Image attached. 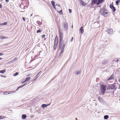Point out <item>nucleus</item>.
Returning a JSON list of instances; mask_svg holds the SVG:
<instances>
[{
    "label": "nucleus",
    "instance_id": "a878e982",
    "mask_svg": "<svg viewBox=\"0 0 120 120\" xmlns=\"http://www.w3.org/2000/svg\"><path fill=\"white\" fill-rule=\"evenodd\" d=\"M51 3L53 6H54L55 5V2L54 1H51Z\"/></svg>",
    "mask_w": 120,
    "mask_h": 120
},
{
    "label": "nucleus",
    "instance_id": "9b49d317",
    "mask_svg": "<svg viewBox=\"0 0 120 120\" xmlns=\"http://www.w3.org/2000/svg\"><path fill=\"white\" fill-rule=\"evenodd\" d=\"M58 43V39L56 38L55 40L54 45H57Z\"/></svg>",
    "mask_w": 120,
    "mask_h": 120
},
{
    "label": "nucleus",
    "instance_id": "de8ad7c7",
    "mask_svg": "<svg viewBox=\"0 0 120 120\" xmlns=\"http://www.w3.org/2000/svg\"><path fill=\"white\" fill-rule=\"evenodd\" d=\"M26 84H23V85H22V86H23V87L24 86H25L26 85Z\"/></svg>",
    "mask_w": 120,
    "mask_h": 120
},
{
    "label": "nucleus",
    "instance_id": "4d7b16f0",
    "mask_svg": "<svg viewBox=\"0 0 120 120\" xmlns=\"http://www.w3.org/2000/svg\"><path fill=\"white\" fill-rule=\"evenodd\" d=\"M32 15V14H31V15H30V16H31Z\"/></svg>",
    "mask_w": 120,
    "mask_h": 120
},
{
    "label": "nucleus",
    "instance_id": "49530a36",
    "mask_svg": "<svg viewBox=\"0 0 120 120\" xmlns=\"http://www.w3.org/2000/svg\"><path fill=\"white\" fill-rule=\"evenodd\" d=\"M5 0L6 1V2H7L9 1V0Z\"/></svg>",
    "mask_w": 120,
    "mask_h": 120
},
{
    "label": "nucleus",
    "instance_id": "c03bdc74",
    "mask_svg": "<svg viewBox=\"0 0 120 120\" xmlns=\"http://www.w3.org/2000/svg\"><path fill=\"white\" fill-rule=\"evenodd\" d=\"M3 55V54L2 53H0V56H2Z\"/></svg>",
    "mask_w": 120,
    "mask_h": 120
},
{
    "label": "nucleus",
    "instance_id": "c756f323",
    "mask_svg": "<svg viewBox=\"0 0 120 120\" xmlns=\"http://www.w3.org/2000/svg\"><path fill=\"white\" fill-rule=\"evenodd\" d=\"M17 58H15L12 61H15L17 59Z\"/></svg>",
    "mask_w": 120,
    "mask_h": 120
},
{
    "label": "nucleus",
    "instance_id": "37998d69",
    "mask_svg": "<svg viewBox=\"0 0 120 120\" xmlns=\"http://www.w3.org/2000/svg\"><path fill=\"white\" fill-rule=\"evenodd\" d=\"M50 104H51V103H50L49 104H46L47 107V106L49 105H50Z\"/></svg>",
    "mask_w": 120,
    "mask_h": 120
},
{
    "label": "nucleus",
    "instance_id": "c9c22d12",
    "mask_svg": "<svg viewBox=\"0 0 120 120\" xmlns=\"http://www.w3.org/2000/svg\"><path fill=\"white\" fill-rule=\"evenodd\" d=\"M41 72V71H40V72H39L38 73L37 75L36 76H38L39 75V74L40 73V72Z\"/></svg>",
    "mask_w": 120,
    "mask_h": 120
},
{
    "label": "nucleus",
    "instance_id": "13d9d810",
    "mask_svg": "<svg viewBox=\"0 0 120 120\" xmlns=\"http://www.w3.org/2000/svg\"><path fill=\"white\" fill-rule=\"evenodd\" d=\"M107 41H105V42H106Z\"/></svg>",
    "mask_w": 120,
    "mask_h": 120
},
{
    "label": "nucleus",
    "instance_id": "20e7f679",
    "mask_svg": "<svg viewBox=\"0 0 120 120\" xmlns=\"http://www.w3.org/2000/svg\"><path fill=\"white\" fill-rule=\"evenodd\" d=\"M62 26L64 28V30L66 31L68 30V23L67 22H64L62 25Z\"/></svg>",
    "mask_w": 120,
    "mask_h": 120
},
{
    "label": "nucleus",
    "instance_id": "09e8293b",
    "mask_svg": "<svg viewBox=\"0 0 120 120\" xmlns=\"http://www.w3.org/2000/svg\"><path fill=\"white\" fill-rule=\"evenodd\" d=\"M53 6V7H54V8H55V5H54V6Z\"/></svg>",
    "mask_w": 120,
    "mask_h": 120
},
{
    "label": "nucleus",
    "instance_id": "bf43d9fd",
    "mask_svg": "<svg viewBox=\"0 0 120 120\" xmlns=\"http://www.w3.org/2000/svg\"><path fill=\"white\" fill-rule=\"evenodd\" d=\"M108 44V43H107V44H106V45H107Z\"/></svg>",
    "mask_w": 120,
    "mask_h": 120
},
{
    "label": "nucleus",
    "instance_id": "2eb2a0df",
    "mask_svg": "<svg viewBox=\"0 0 120 120\" xmlns=\"http://www.w3.org/2000/svg\"><path fill=\"white\" fill-rule=\"evenodd\" d=\"M81 4L83 6H85L86 5V4L84 2L82 1H81Z\"/></svg>",
    "mask_w": 120,
    "mask_h": 120
},
{
    "label": "nucleus",
    "instance_id": "c85d7f7f",
    "mask_svg": "<svg viewBox=\"0 0 120 120\" xmlns=\"http://www.w3.org/2000/svg\"><path fill=\"white\" fill-rule=\"evenodd\" d=\"M18 74V72H16L15 74H14V76H15L17 75Z\"/></svg>",
    "mask_w": 120,
    "mask_h": 120
},
{
    "label": "nucleus",
    "instance_id": "4468645a",
    "mask_svg": "<svg viewBox=\"0 0 120 120\" xmlns=\"http://www.w3.org/2000/svg\"><path fill=\"white\" fill-rule=\"evenodd\" d=\"M81 70H80L79 71H76L75 74L77 75H78L80 74H81Z\"/></svg>",
    "mask_w": 120,
    "mask_h": 120
},
{
    "label": "nucleus",
    "instance_id": "a19ab883",
    "mask_svg": "<svg viewBox=\"0 0 120 120\" xmlns=\"http://www.w3.org/2000/svg\"><path fill=\"white\" fill-rule=\"evenodd\" d=\"M3 116H0V119H2V118H3Z\"/></svg>",
    "mask_w": 120,
    "mask_h": 120
},
{
    "label": "nucleus",
    "instance_id": "412c9836",
    "mask_svg": "<svg viewBox=\"0 0 120 120\" xmlns=\"http://www.w3.org/2000/svg\"><path fill=\"white\" fill-rule=\"evenodd\" d=\"M6 71V70H0V73H4Z\"/></svg>",
    "mask_w": 120,
    "mask_h": 120
},
{
    "label": "nucleus",
    "instance_id": "39448f33",
    "mask_svg": "<svg viewBox=\"0 0 120 120\" xmlns=\"http://www.w3.org/2000/svg\"><path fill=\"white\" fill-rule=\"evenodd\" d=\"M60 47H62L63 48H64L65 44H64V41L63 39H60Z\"/></svg>",
    "mask_w": 120,
    "mask_h": 120
},
{
    "label": "nucleus",
    "instance_id": "f03ea898",
    "mask_svg": "<svg viewBox=\"0 0 120 120\" xmlns=\"http://www.w3.org/2000/svg\"><path fill=\"white\" fill-rule=\"evenodd\" d=\"M103 0H92L91 4H96L98 5L103 2Z\"/></svg>",
    "mask_w": 120,
    "mask_h": 120
},
{
    "label": "nucleus",
    "instance_id": "6ab92c4d",
    "mask_svg": "<svg viewBox=\"0 0 120 120\" xmlns=\"http://www.w3.org/2000/svg\"><path fill=\"white\" fill-rule=\"evenodd\" d=\"M120 2V0H117L116 1V5L118 4Z\"/></svg>",
    "mask_w": 120,
    "mask_h": 120
},
{
    "label": "nucleus",
    "instance_id": "e433bc0d",
    "mask_svg": "<svg viewBox=\"0 0 120 120\" xmlns=\"http://www.w3.org/2000/svg\"><path fill=\"white\" fill-rule=\"evenodd\" d=\"M59 13H61V14H62V10H61L59 12Z\"/></svg>",
    "mask_w": 120,
    "mask_h": 120
},
{
    "label": "nucleus",
    "instance_id": "79ce46f5",
    "mask_svg": "<svg viewBox=\"0 0 120 120\" xmlns=\"http://www.w3.org/2000/svg\"><path fill=\"white\" fill-rule=\"evenodd\" d=\"M15 91H12V92H10V93H15Z\"/></svg>",
    "mask_w": 120,
    "mask_h": 120
},
{
    "label": "nucleus",
    "instance_id": "58836bf2",
    "mask_svg": "<svg viewBox=\"0 0 120 120\" xmlns=\"http://www.w3.org/2000/svg\"><path fill=\"white\" fill-rule=\"evenodd\" d=\"M1 77H6V76H4V75H1Z\"/></svg>",
    "mask_w": 120,
    "mask_h": 120
},
{
    "label": "nucleus",
    "instance_id": "72a5a7b5",
    "mask_svg": "<svg viewBox=\"0 0 120 120\" xmlns=\"http://www.w3.org/2000/svg\"><path fill=\"white\" fill-rule=\"evenodd\" d=\"M22 19L24 21H25V18L24 17H23L22 18Z\"/></svg>",
    "mask_w": 120,
    "mask_h": 120
},
{
    "label": "nucleus",
    "instance_id": "0eeeda50",
    "mask_svg": "<svg viewBox=\"0 0 120 120\" xmlns=\"http://www.w3.org/2000/svg\"><path fill=\"white\" fill-rule=\"evenodd\" d=\"M98 100L101 103H104L105 102V101L101 97H99Z\"/></svg>",
    "mask_w": 120,
    "mask_h": 120
},
{
    "label": "nucleus",
    "instance_id": "a211bd4d",
    "mask_svg": "<svg viewBox=\"0 0 120 120\" xmlns=\"http://www.w3.org/2000/svg\"><path fill=\"white\" fill-rule=\"evenodd\" d=\"M7 24V22H5L4 23H0V26H3L6 25Z\"/></svg>",
    "mask_w": 120,
    "mask_h": 120
},
{
    "label": "nucleus",
    "instance_id": "423d86ee",
    "mask_svg": "<svg viewBox=\"0 0 120 120\" xmlns=\"http://www.w3.org/2000/svg\"><path fill=\"white\" fill-rule=\"evenodd\" d=\"M106 31L109 34H111L113 33V30L112 29L108 28Z\"/></svg>",
    "mask_w": 120,
    "mask_h": 120
},
{
    "label": "nucleus",
    "instance_id": "052dcab7",
    "mask_svg": "<svg viewBox=\"0 0 120 120\" xmlns=\"http://www.w3.org/2000/svg\"><path fill=\"white\" fill-rule=\"evenodd\" d=\"M1 1H2V0H1Z\"/></svg>",
    "mask_w": 120,
    "mask_h": 120
},
{
    "label": "nucleus",
    "instance_id": "6e6552de",
    "mask_svg": "<svg viewBox=\"0 0 120 120\" xmlns=\"http://www.w3.org/2000/svg\"><path fill=\"white\" fill-rule=\"evenodd\" d=\"M109 7L113 12H114L116 11V9L115 8L112 4H110L109 5Z\"/></svg>",
    "mask_w": 120,
    "mask_h": 120
},
{
    "label": "nucleus",
    "instance_id": "3c124183",
    "mask_svg": "<svg viewBox=\"0 0 120 120\" xmlns=\"http://www.w3.org/2000/svg\"><path fill=\"white\" fill-rule=\"evenodd\" d=\"M118 60H116V61L117 62H118Z\"/></svg>",
    "mask_w": 120,
    "mask_h": 120
},
{
    "label": "nucleus",
    "instance_id": "473e14b6",
    "mask_svg": "<svg viewBox=\"0 0 120 120\" xmlns=\"http://www.w3.org/2000/svg\"><path fill=\"white\" fill-rule=\"evenodd\" d=\"M45 35H43L42 36V38H45Z\"/></svg>",
    "mask_w": 120,
    "mask_h": 120
},
{
    "label": "nucleus",
    "instance_id": "6e6d98bb",
    "mask_svg": "<svg viewBox=\"0 0 120 120\" xmlns=\"http://www.w3.org/2000/svg\"><path fill=\"white\" fill-rule=\"evenodd\" d=\"M73 27V26H72H72H71V27H72H72Z\"/></svg>",
    "mask_w": 120,
    "mask_h": 120
},
{
    "label": "nucleus",
    "instance_id": "9d476101",
    "mask_svg": "<svg viewBox=\"0 0 120 120\" xmlns=\"http://www.w3.org/2000/svg\"><path fill=\"white\" fill-rule=\"evenodd\" d=\"M82 26L79 29V31L81 34L83 33L84 32V30L82 29Z\"/></svg>",
    "mask_w": 120,
    "mask_h": 120
},
{
    "label": "nucleus",
    "instance_id": "393cba45",
    "mask_svg": "<svg viewBox=\"0 0 120 120\" xmlns=\"http://www.w3.org/2000/svg\"><path fill=\"white\" fill-rule=\"evenodd\" d=\"M23 87V86H22H22H19L17 88V89L16 90H18L19 88H22V87Z\"/></svg>",
    "mask_w": 120,
    "mask_h": 120
},
{
    "label": "nucleus",
    "instance_id": "b1692460",
    "mask_svg": "<svg viewBox=\"0 0 120 120\" xmlns=\"http://www.w3.org/2000/svg\"><path fill=\"white\" fill-rule=\"evenodd\" d=\"M42 107L43 108L47 107L46 104H43L42 105Z\"/></svg>",
    "mask_w": 120,
    "mask_h": 120
},
{
    "label": "nucleus",
    "instance_id": "ea45409f",
    "mask_svg": "<svg viewBox=\"0 0 120 120\" xmlns=\"http://www.w3.org/2000/svg\"><path fill=\"white\" fill-rule=\"evenodd\" d=\"M26 81H25V80L24 81H23L22 82V83H24Z\"/></svg>",
    "mask_w": 120,
    "mask_h": 120
},
{
    "label": "nucleus",
    "instance_id": "cd10ccee",
    "mask_svg": "<svg viewBox=\"0 0 120 120\" xmlns=\"http://www.w3.org/2000/svg\"><path fill=\"white\" fill-rule=\"evenodd\" d=\"M57 45H54V49H55L56 48Z\"/></svg>",
    "mask_w": 120,
    "mask_h": 120
},
{
    "label": "nucleus",
    "instance_id": "7ed1b4c3",
    "mask_svg": "<svg viewBox=\"0 0 120 120\" xmlns=\"http://www.w3.org/2000/svg\"><path fill=\"white\" fill-rule=\"evenodd\" d=\"M100 88L101 92L103 94H104L105 92L106 89V86L102 84H101Z\"/></svg>",
    "mask_w": 120,
    "mask_h": 120
},
{
    "label": "nucleus",
    "instance_id": "2f4dec72",
    "mask_svg": "<svg viewBox=\"0 0 120 120\" xmlns=\"http://www.w3.org/2000/svg\"><path fill=\"white\" fill-rule=\"evenodd\" d=\"M69 12L70 13H71V10L70 9H69Z\"/></svg>",
    "mask_w": 120,
    "mask_h": 120
},
{
    "label": "nucleus",
    "instance_id": "7c9ffc66",
    "mask_svg": "<svg viewBox=\"0 0 120 120\" xmlns=\"http://www.w3.org/2000/svg\"><path fill=\"white\" fill-rule=\"evenodd\" d=\"M73 37H72L71 39L70 40V41L71 42H72V41H73Z\"/></svg>",
    "mask_w": 120,
    "mask_h": 120
},
{
    "label": "nucleus",
    "instance_id": "4c0bfd02",
    "mask_svg": "<svg viewBox=\"0 0 120 120\" xmlns=\"http://www.w3.org/2000/svg\"><path fill=\"white\" fill-rule=\"evenodd\" d=\"M8 38L7 37H3V38L4 39V38Z\"/></svg>",
    "mask_w": 120,
    "mask_h": 120
},
{
    "label": "nucleus",
    "instance_id": "f704fd0d",
    "mask_svg": "<svg viewBox=\"0 0 120 120\" xmlns=\"http://www.w3.org/2000/svg\"><path fill=\"white\" fill-rule=\"evenodd\" d=\"M61 53H60L58 56V57L59 58V57H60V56H61Z\"/></svg>",
    "mask_w": 120,
    "mask_h": 120
},
{
    "label": "nucleus",
    "instance_id": "f257e3e1",
    "mask_svg": "<svg viewBox=\"0 0 120 120\" xmlns=\"http://www.w3.org/2000/svg\"><path fill=\"white\" fill-rule=\"evenodd\" d=\"M100 12L102 15L105 16V15L107 14L108 11L106 9L102 8L100 9Z\"/></svg>",
    "mask_w": 120,
    "mask_h": 120
},
{
    "label": "nucleus",
    "instance_id": "bb28decb",
    "mask_svg": "<svg viewBox=\"0 0 120 120\" xmlns=\"http://www.w3.org/2000/svg\"><path fill=\"white\" fill-rule=\"evenodd\" d=\"M41 30L40 29H39L37 30V33H38L39 32H41Z\"/></svg>",
    "mask_w": 120,
    "mask_h": 120
},
{
    "label": "nucleus",
    "instance_id": "ddd939ff",
    "mask_svg": "<svg viewBox=\"0 0 120 120\" xmlns=\"http://www.w3.org/2000/svg\"><path fill=\"white\" fill-rule=\"evenodd\" d=\"M110 89L114 90L115 89V86L114 85H111L109 87Z\"/></svg>",
    "mask_w": 120,
    "mask_h": 120
},
{
    "label": "nucleus",
    "instance_id": "f3484780",
    "mask_svg": "<svg viewBox=\"0 0 120 120\" xmlns=\"http://www.w3.org/2000/svg\"><path fill=\"white\" fill-rule=\"evenodd\" d=\"M22 118L23 119H26V116L25 114H23L22 116Z\"/></svg>",
    "mask_w": 120,
    "mask_h": 120
},
{
    "label": "nucleus",
    "instance_id": "a18cd8bd",
    "mask_svg": "<svg viewBox=\"0 0 120 120\" xmlns=\"http://www.w3.org/2000/svg\"><path fill=\"white\" fill-rule=\"evenodd\" d=\"M2 7V6L1 4H0V8H1Z\"/></svg>",
    "mask_w": 120,
    "mask_h": 120
},
{
    "label": "nucleus",
    "instance_id": "4be33fe9",
    "mask_svg": "<svg viewBox=\"0 0 120 120\" xmlns=\"http://www.w3.org/2000/svg\"><path fill=\"white\" fill-rule=\"evenodd\" d=\"M8 92L7 91H6L3 94L4 95H7L8 94H10V93H8Z\"/></svg>",
    "mask_w": 120,
    "mask_h": 120
},
{
    "label": "nucleus",
    "instance_id": "dca6fc26",
    "mask_svg": "<svg viewBox=\"0 0 120 120\" xmlns=\"http://www.w3.org/2000/svg\"><path fill=\"white\" fill-rule=\"evenodd\" d=\"M60 48L59 49V50H60L61 49V51L60 52H64V48L62 47H60Z\"/></svg>",
    "mask_w": 120,
    "mask_h": 120
},
{
    "label": "nucleus",
    "instance_id": "864d4df0",
    "mask_svg": "<svg viewBox=\"0 0 120 120\" xmlns=\"http://www.w3.org/2000/svg\"><path fill=\"white\" fill-rule=\"evenodd\" d=\"M85 105H83V106L84 107H85Z\"/></svg>",
    "mask_w": 120,
    "mask_h": 120
},
{
    "label": "nucleus",
    "instance_id": "5fc2aeb1",
    "mask_svg": "<svg viewBox=\"0 0 120 120\" xmlns=\"http://www.w3.org/2000/svg\"><path fill=\"white\" fill-rule=\"evenodd\" d=\"M75 119L76 120H77V118H75Z\"/></svg>",
    "mask_w": 120,
    "mask_h": 120
},
{
    "label": "nucleus",
    "instance_id": "f8f14e48",
    "mask_svg": "<svg viewBox=\"0 0 120 120\" xmlns=\"http://www.w3.org/2000/svg\"><path fill=\"white\" fill-rule=\"evenodd\" d=\"M114 75H112L110 77H109L108 79L107 80H110L112 79L113 78Z\"/></svg>",
    "mask_w": 120,
    "mask_h": 120
},
{
    "label": "nucleus",
    "instance_id": "aec40b11",
    "mask_svg": "<svg viewBox=\"0 0 120 120\" xmlns=\"http://www.w3.org/2000/svg\"><path fill=\"white\" fill-rule=\"evenodd\" d=\"M109 117V116L108 115H105L104 116V118L105 119H106L108 118Z\"/></svg>",
    "mask_w": 120,
    "mask_h": 120
},
{
    "label": "nucleus",
    "instance_id": "5701e85b",
    "mask_svg": "<svg viewBox=\"0 0 120 120\" xmlns=\"http://www.w3.org/2000/svg\"><path fill=\"white\" fill-rule=\"evenodd\" d=\"M30 79V77H29L26 78V79L25 80V81H28Z\"/></svg>",
    "mask_w": 120,
    "mask_h": 120
},
{
    "label": "nucleus",
    "instance_id": "8fccbe9b",
    "mask_svg": "<svg viewBox=\"0 0 120 120\" xmlns=\"http://www.w3.org/2000/svg\"><path fill=\"white\" fill-rule=\"evenodd\" d=\"M95 106H97V104L96 103H95Z\"/></svg>",
    "mask_w": 120,
    "mask_h": 120
},
{
    "label": "nucleus",
    "instance_id": "603ef678",
    "mask_svg": "<svg viewBox=\"0 0 120 120\" xmlns=\"http://www.w3.org/2000/svg\"><path fill=\"white\" fill-rule=\"evenodd\" d=\"M2 59V58L0 57V60L1 59Z\"/></svg>",
    "mask_w": 120,
    "mask_h": 120
},
{
    "label": "nucleus",
    "instance_id": "1a4fd4ad",
    "mask_svg": "<svg viewBox=\"0 0 120 120\" xmlns=\"http://www.w3.org/2000/svg\"><path fill=\"white\" fill-rule=\"evenodd\" d=\"M63 33L60 31L59 35H60V39H63Z\"/></svg>",
    "mask_w": 120,
    "mask_h": 120
}]
</instances>
